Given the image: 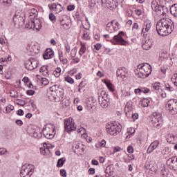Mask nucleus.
<instances>
[{
	"label": "nucleus",
	"mask_w": 177,
	"mask_h": 177,
	"mask_svg": "<svg viewBox=\"0 0 177 177\" xmlns=\"http://www.w3.org/2000/svg\"><path fill=\"white\" fill-rule=\"evenodd\" d=\"M156 31L158 35L161 37H167L169 34L172 32V28L171 27V22L169 19H162L156 24Z\"/></svg>",
	"instance_id": "f257e3e1"
},
{
	"label": "nucleus",
	"mask_w": 177,
	"mask_h": 177,
	"mask_svg": "<svg viewBox=\"0 0 177 177\" xmlns=\"http://www.w3.org/2000/svg\"><path fill=\"white\" fill-rule=\"evenodd\" d=\"M35 167L32 164H26L21 167L20 176L21 177H30L34 174Z\"/></svg>",
	"instance_id": "f03ea898"
},
{
	"label": "nucleus",
	"mask_w": 177,
	"mask_h": 177,
	"mask_svg": "<svg viewBox=\"0 0 177 177\" xmlns=\"http://www.w3.org/2000/svg\"><path fill=\"white\" fill-rule=\"evenodd\" d=\"M106 131L109 135L111 136H117L120 132H121V127L114 123H107L106 124Z\"/></svg>",
	"instance_id": "7ed1b4c3"
},
{
	"label": "nucleus",
	"mask_w": 177,
	"mask_h": 177,
	"mask_svg": "<svg viewBox=\"0 0 177 177\" xmlns=\"http://www.w3.org/2000/svg\"><path fill=\"white\" fill-rule=\"evenodd\" d=\"M151 121L153 127L160 129L162 127V118L160 113H153L151 116Z\"/></svg>",
	"instance_id": "20e7f679"
},
{
	"label": "nucleus",
	"mask_w": 177,
	"mask_h": 177,
	"mask_svg": "<svg viewBox=\"0 0 177 177\" xmlns=\"http://www.w3.org/2000/svg\"><path fill=\"white\" fill-rule=\"evenodd\" d=\"M64 127L66 132H71L77 129V124H75V122L72 118L64 120Z\"/></svg>",
	"instance_id": "39448f33"
},
{
	"label": "nucleus",
	"mask_w": 177,
	"mask_h": 177,
	"mask_svg": "<svg viewBox=\"0 0 177 177\" xmlns=\"http://www.w3.org/2000/svg\"><path fill=\"white\" fill-rule=\"evenodd\" d=\"M50 91L55 92L59 100H63V97H64V89L60 87V86L57 84L53 85L50 88Z\"/></svg>",
	"instance_id": "423d86ee"
},
{
	"label": "nucleus",
	"mask_w": 177,
	"mask_h": 177,
	"mask_svg": "<svg viewBox=\"0 0 177 177\" xmlns=\"http://www.w3.org/2000/svg\"><path fill=\"white\" fill-rule=\"evenodd\" d=\"M152 26L153 24H151V21L149 20H147L143 23L141 34L145 38H147V35L150 34Z\"/></svg>",
	"instance_id": "0eeeda50"
},
{
	"label": "nucleus",
	"mask_w": 177,
	"mask_h": 177,
	"mask_svg": "<svg viewBox=\"0 0 177 177\" xmlns=\"http://www.w3.org/2000/svg\"><path fill=\"white\" fill-rule=\"evenodd\" d=\"M122 37H124V32H120L118 33V35H115L113 39V43L114 45L127 46L128 41H125Z\"/></svg>",
	"instance_id": "6e6552de"
},
{
	"label": "nucleus",
	"mask_w": 177,
	"mask_h": 177,
	"mask_svg": "<svg viewBox=\"0 0 177 177\" xmlns=\"http://www.w3.org/2000/svg\"><path fill=\"white\" fill-rule=\"evenodd\" d=\"M167 107L170 114H177V100H169L167 102Z\"/></svg>",
	"instance_id": "1a4fd4ad"
},
{
	"label": "nucleus",
	"mask_w": 177,
	"mask_h": 177,
	"mask_svg": "<svg viewBox=\"0 0 177 177\" xmlns=\"http://www.w3.org/2000/svg\"><path fill=\"white\" fill-rule=\"evenodd\" d=\"M39 62L35 59H31L29 60L26 61L25 62V67L26 70H35L38 67Z\"/></svg>",
	"instance_id": "9d476101"
},
{
	"label": "nucleus",
	"mask_w": 177,
	"mask_h": 177,
	"mask_svg": "<svg viewBox=\"0 0 177 177\" xmlns=\"http://www.w3.org/2000/svg\"><path fill=\"white\" fill-rule=\"evenodd\" d=\"M53 131H55L53 128H50L48 126L44 127L43 135L46 138V139H53V137L55 136Z\"/></svg>",
	"instance_id": "9b49d317"
},
{
	"label": "nucleus",
	"mask_w": 177,
	"mask_h": 177,
	"mask_svg": "<svg viewBox=\"0 0 177 177\" xmlns=\"http://www.w3.org/2000/svg\"><path fill=\"white\" fill-rule=\"evenodd\" d=\"M167 165L170 169L177 171V156L169 158L167 160Z\"/></svg>",
	"instance_id": "f8f14e48"
},
{
	"label": "nucleus",
	"mask_w": 177,
	"mask_h": 177,
	"mask_svg": "<svg viewBox=\"0 0 177 177\" xmlns=\"http://www.w3.org/2000/svg\"><path fill=\"white\" fill-rule=\"evenodd\" d=\"M151 9L156 12L157 15H164V10H162V7L160 6V5H158L157 1H153L151 3Z\"/></svg>",
	"instance_id": "ddd939ff"
},
{
	"label": "nucleus",
	"mask_w": 177,
	"mask_h": 177,
	"mask_svg": "<svg viewBox=\"0 0 177 177\" xmlns=\"http://www.w3.org/2000/svg\"><path fill=\"white\" fill-rule=\"evenodd\" d=\"M138 70H142V71L148 74V75L151 74V66H150L149 64H140L138 65Z\"/></svg>",
	"instance_id": "4468645a"
},
{
	"label": "nucleus",
	"mask_w": 177,
	"mask_h": 177,
	"mask_svg": "<svg viewBox=\"0 0 177 177\" xmlns=\"http://www.w3.org/2000/svg\"><path fill=\"white\" fill-rule=\"evenodd\" d=\"M153 39L149 37L142 43V49H144V50H149L151 46H153Z\"/></svg>",
	"instance_id": "2eb2a0df"
},
{
	"label": "nucleus",
	"mask_w": 177,
	"mask_h": 177,
	"mask_svg": "<svg viewBox=\"0 0 177 177\" xmlns=\"http://www.w3.org/2000/svg\"><path fill=\"white\" fill-rule=\"evenodd\" d=\"M13 21L15 26L20 27L24 24V18L19 15H16L13 17Z\"/></svg>",
	"instance_id": "dca6fc26"
},
{
	"label": "nucleus",
	"mask_w": 177,
	"mask_h": 177,
	"mask_svg": "<svg viewBox=\"0 0 177 177\" xmlns=\"http://www.w3.org/2000/svg\"><path fill=\"white\" fill-rule=\"evenodd\" d=\"M48 8L50 10H54L56 12V13H60V12L63 10V7H62V5L59 3L56 4V3H53V5L49 4Z\"/></svg>",
	"instance_id": "f3484780"
},
{
	"label": "nucleus",
	"mask_w": 177,
	"mask_h": 177,
	"mask_svg": "<svg viewBox=\"0 0 177 177\" xmlns=\"http://www.w3.org/2000/svg\"><path fill=\"white\" fill-rule=\"evenodd\" d=\"M116 75L117 77H120V75L122 78V77L125 78L128 75V70H127L125 67H120L117 70Z\"/></svg>",
	"instance_id": "a211bd4d"
},
{
	"label": "nucleus",
	"mask_w": 177,
	"mask_h": 177,
	"mask_svg": "<svg viewBox=\"0 0 177 177\" xmlns=\"http://www.w3.org/2000/svg\"><path fill=\"white\" fill-rule=\"evenodd\" d=\"M158 145H160V142H158V140L153 141L148 147L147 153H148V154H150V153L154 151V150H156V148L158 147Z\"/></svg>",
	"instance_id": "6ab92c4d"
},
{
	"label": "nucleus",
	"mask_w": 177,
	"mask_h": 177,
	"mask_svg": "<svg viewBox=\"0 0 177 177\" xmlns=\"http://www.w3.org/2000/svg\"><path fill=\"white\" fill-rule=\"evenodd\" d=\"M54 55L53 50L50 48H48L44 54L43 57L45 60H48V59H52Z\"/></svg>",
	"instance_id": "aec40b11"
},
{
	"label": "nucleus",
	"mask_w": 177,
	"mask_h": 177,
	"mask_svg": "<svg viewBox=\"0 0 177 177\" xmlns=\"http://www.w3.org/2000/svg\"><path fill=\"white\" fill-rule=\"evenodd\" d=\"M115 21H112L111 22H109L107 24L106 30L108 31V32H114L115 31H117V27H115L113 24H114Z\"/></svg>",
	"instance_id": "412c9836"
},
{
	"label": "nucleus",
	"mask_w": 177,
	"mask_h": 177,
	"mask_svg": "<svg viewBox=\"0 0 177 177\" xmlns=\"http://www.w3.org/2000/svg\"><path fill=\"white\" fill-rule=\"evenodd\" d=\"M31 25L33 26V30H36L37 31H39L42 28V25L39 19H34V23L32 22Z\"/></svg>",
	"instance_id": "4be33fe9"
},
{
	"label": "nucleus",
	"mask_w": 177,
	"mask_h": 177,
	"mask_svg": "<svg viewBox=\"0 0 177 177\" xmlns=\"http://www.w3.org/2000/svg\"><path fill=\"white\" fill-rule=\"evenodd\" d=\"M39 73H41V75L46 77L49 75V71H48V66H42L39 69Z\"/></svg>",
	"instance_id": "5701e85b"
},
{
	"label": "nucleus",
	"mask_w": 177,
	"mask_h": 177,
	"mask_svg": "<svg viewBox=\"0 0 177 177\" xmlns=\"http://www.w3.org/2000/svg\"><path fill=\"white\" fill-rule=\"evenodd\" d=\"M29 16L31 19H35L38 16V10L35 8H32L28 10Z\"/></svg>",
	"instance_id": "b1692460"
},
{
	"label": "nucleus",
	"mask_w": 177,
	"mask_h": 177,
	"mask_svg": "<svg viewBox=\"0 0 177 177\" xmlns=\"http://www.w3.org/2000/svg\"><path fill=\"white\" fill-rule=\"evenodd\" d=\"M170 13L174 17H177V4H174L170 7Z\"/></svg>",
	"instance_id": "393cba45"
},
{
	"label": "nucleus",
	"mask_w": 177,
	"mask_h": 177,
	"mask_svg": "<svg viewBox=\"0 0 177 177\" xmlns=\"http://www.w3.org/2000/svg\"><path fill=\"white\" fill-rule=\"evenodd\" d=\"M133 110V108L132 107V104H131V102H127L124 107L126 115H128V113H131V111H132Z\"/></svg>",
	"instance_id": "a878e982"
},
{
	"label": "nucleus",
	"mask_w": 177,
	"mask_h": 177,
	"mask_svg": "<svg viewBox=\"0 0 177 177\" xmlns=\"http://www.w3.org/2000/svg\"><path fill=\"white\" fill-rule=\"evenodd\" d=\"M138 77V78H147V77H149V74L145 72L143 70L140 69Z\"/></svg>",
	"instance_id": "bb28decb"
},
{
	"label": "nucleus",
	"mask_w": 177,
	"mask_h": 177,
	"mask_svg": "<svg viewBox=\"0 0 177 177\" xmlns=\"http://www.w3.org/2000/svg\"><path fill=\"white\" fill-rule=\"evenodd\" d=\"M106 177L113 176V171H111V167L110 166L106 167L105 170Z\"/></svg>",
	"instance_id": "cd10ccee"
},
{
	"label": "nucleus",
	"mask_w": 177,
	"mask_h": 177,
	"mask_svg": "<svg viewBox=\"0 0 177 177\" xmlns=\"http://www.w3.org/2000/svg\"><path fill=\"white\" fill-rule=\"evenodd\" d=\"M104 83L111 92H114V86L110 82L104 81Z\"/></svg>",
	"instance_id": "c85d7f7f"
},
{
	"label": "nucleus",
	"mask_w": 177,
	"mask_h": 177,
	"mask_svg": "<svg viewBox=\"0 0 177 177\" xmlns=\"http://www.w3.org/2000/svg\"><path fill=\"white\" fill-rule=\"evenodd\" d=\"M53 75L56 77V78H59V76L61 75L62 74V68H57L54 71H53Z\"/></svg>",
	"instance_id": "c756f323"
},
{
	"label": "nucleus",
	"mask_w": 177,
	"mask_h": 177,
	"mask_svg": "<svg viewBox=\"0 0 177 177\" xmlns=\"http://www.w3.org/2000/svg\"><path fill=\"white\" fill-rule=\"evenodd\" d=\"M86 51V47H85V44L82 43L81 44V48H80V50L79 51V55L80 56H82V55H84Z\"/></svg>",
	"instance_id": "7c9ffc66"
},
{
	"label": "nucleus",
	"mask_w": 177,
	"mask_h": 177,
	"mask_svg": "<svg viewBox=\"0 0 177 177\" xmlns=\"http://www.w3.org/2000/svg\"><path fill=\"white\" fill-rule=\"evenodd\" d=\"M100 104L102 109H106V107H109V101L104 100L102 101H100Z\"/></svg>",
	"instance_id": "2f4dec72"
},
{
	"label": "nucleus",
	"mask_w": 177,
	"mask_h": 177,
	"mask_svg": "<svg viewBox=\"0 0 177 177\" xmlns=\"http://www.w3.org/2000/svg\"><path fill=\"white\" fill-rule=\"evenodd\" d=\"M82 39L85 40H89L91 39V37H89V33H88V31L84 30L83 31V35L82 36Z\"/></svg>",
	"instance_id": "473e14b6"
},
{
	"label": "nucleus",
	"mask_w": 177,
	"mask_h": 177,
	"mask_svg": "<svg viewBox=\"0 0 177 177\" xmlns=\"http://www.w3.org/2000/svg\"><path fill=\"white\" fill-rule=\"evenodd\" d=\"M66 162V158H62L58 160L57 167H63L64 162Z\"/></svg>",
	"instance_id": "72a5a7b5"
},
{
	"label": "nucleus",
	"mask_w": 177,
	"mask_h": 177,
	"mask_svg": "<svg viewBox=\"0 0 177 177\" xmlns=\"http://www.w3.org/2000/svg\"><path fill=\"white\" fill-rule=\"evenodd\" d=\"M0 3H3V5L8 6V5L12 4V0H0Z\"/></svg>",
	"instance_id": "f704fd0d"
},
{
	"label": "nucleus",
	"mask_w": 177,
	"mask_h": 177,
	"mask_svg": "<svg viewBox=\"0 0 177 177\" xmlns=\"http://www.w3.org/2000/svg\"><path fill=\"white\" fill-rule=\"evenodd\" d=\"M13 110H15V106L12 105H8L6 108V113H10V111H13Z\"/></svg>",
	"instance_id": "c9c22d12"
},
{
	"label": "nucleus",
	"mask_w": 177,
	"mask_h": 177,
	"mask_svg": "<svg viewBox=\"0 0 177 177\" xmlns=\"http://www.w3.org/2000/svg\"><path fill=\"white\" fill-rule=\"evenodd\" d=\"M6 103V98H1L0 100V113L1 111H2V106H3V104H5Z\"/></svg>",
	"instance_id": "e433bc0d"
},
{
	"label": "nucleus",
	"mask_w": 177,
	"mask_h": 177,
	"mask_svg": "<svg viewBox=\"0 0 177 177\" xmlns=\"http://www.w3.org/2000/svg\"><path fill=\"white\" fill-rule=\"evenodd\" d=\"M171 81H172V82H174L175 86H177V73L174 74L171 77Z\"/></svg>",
	"instance_id": "4c0bfd02"
},
{
	"label": "nucleus",
	"mask_w": 177,
	"mask_h": 177,
	"mask_svg": "<svg viewBox=\"0 0 177 177\" xmlns=\"http://www.w3.org/2000/svg\"><path fill=\"white\" fill-rule=\"evenodd\" d=\"M152 88L154 91H160V83L157 82L153 84Z\"/></svg>",
	"instance_id": "58836bf2"
},
{
	"label": "nucleus",
	"mask_w": 177,
	"mask_h": 177,
	"mask_svg": "<svg viewBox=\"0 0 177 177\" xmlns=\"http://www.w3.org/2000/svg\"><path fill=\"white\" fill-rule=\"evenodd\" d=\"M32 23H34V19L33 20H31L30 21H29L28 23V24L26 25V28H29L30 30L32 29L34 30V26H32L31 24Z\"/></svg>",
	"instance_id": "ea45409f"
},
{
	"label": "nucleus",
	"mask_w": 177,
	"mask_h": 177,
	"mask_svg": "<svg viewBox=\"0 0 177 177\" xmlns=\"http://www.w3.org/2000/svg\"><path fill=\"white\" fill-rule=\"evenodd\" d=\"M162 177H167L168 176V171L165 169H162L160 172Z\"/></svg>",
	"instance_id": "a19ab883"
},
{
	"label": "nucleus",
	"mask_w": 177,
	"mask_h": 177,
	"mask_svg": "<svg viewBox=\"0 0 177 177\" xmlns=\"http://www.w3.org/2000/svg\"><path fill=\"white\" fill-rule=\"evenodd\" d=\"M41 84H43L44 86L48 85L49 84V80L46 78H42L41 80Z\"/></svg>",
	"instance_id": "79ce46f5"
},
{
	"label": "nucleus",
	"mask_w": 177,
	"mask_h": 177,
	"mask_svg": "<svg viewBox=\"0 0 177 177\" xmlns=\"http://www.w3.org/2000/svg\"><path fill=\"white\" fill-rule=\"evenodd\" d=\"M8 153V150L5 148H0V156H5Z\"/></svg>",
	"instance_id": "37998d69"
},
{
	"label": "nucleus",
	"mask_w": 177,
	"mask_h": 177,
	"mask_svg": "<svg viewBox=\"0 0 177 177\" xmlns=\"http://www.w3.org/2000/svg\"><path fill=\"white\" fill-rule=\"evenodd\" d=\"M65 81L68 82V84H74V80L70 77H65Z\"/></svg>",
	"instance_id": "c03bdc74"
},
{
	"label": "nucleus",
	"mask_w": 177,
	"mask_h": 177,
	"mask_svg": "<svg viewBox=\"0 0 177 177\" xmlns=\"http://www.w3.org/2000/svg\"><path fill=\"white\" fill-rule=\"evenodd\" d=\"M174 139H175V137H174V136H171V135L168 136L167 142L169 143H173Z\"/></svg>",
	"instance_id": "a18cd8bd"
},
{
	"label": "nucleus",
	"mask_w": 177,
	"mask_h": 177,
	"mask_svg": "<svg viewBox=\"0 0 177 177\" xmlns=\"http://www.w3.org/2000/svg\"><path fill=\"white\" fill-rule=\"evenodd\" d=\"M75 55H77V48L72 49L71 52V57H75Z\"/></svg>",
	"instance_id": "49530a36"
},
{
	"label": "nucleus",
	"mask_w": 177,
	"mask_h": 177,
	"mask_svg": "<svg viewBox=\"0 0 177 177\" xmlns=\"http://www.w3.org/2000/svg\"><path fill=\"white\" fill-rule=\"evenodd\" d=\"M150 92V89L144 87V88H141V93H149Z\"/></svg>",
	"instance_id": "de8ad7c7"
},
{
	"label": "nucleus",
	"mask_w": 177,
	"mask_h": 177,
	"mask_svg": "<svg viewBox=\"0 0 177 177\" xmlns=\"http://www.w3.org/2000/svg\"><path fill=\"white\" fill-rule=\"evenodd\" d=\"M10 96H11V97H17V96H19V95L17 94V92L12 91L10 92Z\"/></svg>",
	"instance_id": "09e8293b"
},
{
	"label": "nucleus",
	"mask_w": 177,
	"mask_h": 177,
	"mask_svg": "<svg viewBox=\"0 0 177 177\" xmlns=\"http://www.w3.org/2000/svg\"><path fill=\"white\" fill-rule=\"evenodd\" d=\"M60 175H61V176L66 177L67 176V172H66L65 169H61L60 170Z\"/></svg>",
	"instance_id": "8fccbe9b"
},
{
	"label": "nucleus",
	"mask_w": 177,
	"mask_h": 177,
	"mask_svg": "<svg viewBox=\"0 0 177 177\" xmlns=\"http://www.w3.org/2000/svg\"><path fill=\"white\" fill-rule=\"evenodd\" d=\"M94 48L95 49H96V50H100V49H102V44L97 43L95 45H94Z\"/></svg>",
	"instance_id": "3c124183"
},
{
	"label": "nucleus",
	"mask_w": 177,
	"mask_h": 177,
	"mask_svg": "<svg viewBox=\"0 0 177 177\" xmlns=\"http://www.w3.org/2000/svg\"><path fill=\"white\" fill-rule=\"evenodd\" d=\"M49 19L51 20V21H56V17L53 14L49 15Z\"/></svg>",
	"instance_id": "603ef678"
},
{
	"label": "nucleus",
	"mask_w": 177,
	"mask_h": 177,
	"mask_svg": "<svg viewBox=\"0 0 177 177\" xmlns=\"http://www.w3.org/2000/svg\"><path fill=\"white\" fill-rule=\"evenodd\" d=\"M17 104H19V106H26V101H24L22 100H19Z\"/></svg>",
	"instance_id": "864d4df0"
},
{
	"label": "nucleus",
	"mask_w": 177,
	"mask_h": 177,
	"mask_svg": "<svg viewBox=\"0 0 177 177\" xmlns=\"http://www.w3.org/2000/svg\"><path fill=\"white\" fill-rule=\"evenodd\" d=\"M149 103H150V102L148 100L144 101V102H142V107H149Z\"/></svg>",
	"instance_id": "5fc2aeb1"
},
{
	"label": "nucleus",
	"mask_w": 177,
	"mask_h": 177,
	"mask_svg": "<svg viewBox=\"0 0 177 177\" xmlns=\"http://www.w3.org/2000/svg\"><path fill=\"white\" fill-rule=\"evenodd\" d=\"M131 115L133 121H135L136 120H138V118H139V115L138 113H132Z\"/></svg>",
	"instance_id": "6e6d98bb"
},
{
	"label": "nucleus",
	"mask_w": 177,
	"mask_h": 177,
	"mask_svg": "<svg viewBox=\"0 0 177 177\" xmlns=\"http://www.w3.org/2000/svg\"><path fill=\"white\" fill-rule=\"evenodd\" d=\"M27 95H29L30 96H32V95H34V93H35V91H34V90H28L26 91Z\"/></svg>",
	"instance_id": "4d7b16f0"
},
{
	"label": "nucleus",
	"mask_w": 177,
	"mask_h": 177,
	"mask_svg": "<svg viewBox=\"0 0 177 177\" xmlns=\"http://www.w3.org/2000/svg\"><path fill=\"white\" fill-rule=\"evenodd\" d=\"M59 60L62 62L64 64H67V59H63V57H62V55H59Z\"/></svg>",
	"instance_id": "13d9d810"
},
{
	"label": "nucleus",
	"mask_w": 177,
	"mask_h": 177,
	"mask_svg": "<svg viewBox=\"0 0 177 177\" xmlns=\"http://www.w3.org/2000/svg\"><path fill=\"white\" fill-rule=\"evenodd\" d=\"M134 92L136 95H138V93H139L140 95H142V88H136L134 90Z\"/></svg>",
	"instance_id": "bf43d9fd"
},
{
	"label": "nucleus",
	"mask_w": 177,
	"mask_h": 177,
	"mask_svg": "<svg viewBox=\"0 0 177 177\" xmlns=\"http://www.w3.org/2000/svg\"><path fill=\"white\" fill-rule=\"evenodd\" d=\"M100 146L101 147H106V140H102L100 142Z\"/></svg>",
	"instance_id": "052dcab7"
},
{
	"label": "nucleus",
	"mask_w": 177,
	"mask_h": 177,
	"mask_svg": "<svg viewBox=\"0 0 177 177\" xmlns=\"http://www.w3.org/2000/svg\"><path fill=\"white\" fill-rule=\"evenodd\" d=\"M135 13L137 15V16H140V15H142V10L136 9L135 10Z\"/></svg>",
	"instance_id": "680f3d73"
},
{
	"label": "nucleus",
	"mask_w": 177,
	"mask_h": 177,
	"mask_svg": "<svg viewBox=\"0 0 177 177\" xmlns=\"http://www.w3.org/2000/svg\"><path fill=\"white\" fill-rule=\"evenodd\" d=\"M17 114L18 115H24V111L21 109H19L17 111Z\"/></svg>",
	"instance_id": "e2e57ef3"
},
{
	"label": "nucleus",
	"mask_w": 177,
	"mask_h": 177,
	"mask_svg": "<svg viewBox=\"0 0 177 177\" xmlns=\"http://www.w3.org/2000/svg\"><path fill=\"white\" fill-rule=\"evenodd\" d=\"M133 30H139V24H138V23L133 24Z\"/></svg>",
	"instance_id": "0e129e2a"
},
{
	"label": "nucleus",
	"mask_w": 177,
	"mask_h": 177,
	"mask_svg": "<svg viewBox=\"0 0 177 177\" xmlns=\"http://www.w3.org/2000/svg\"><path fill=\"white\" fill-rule=\"evenodd\" d=\"M127 151L128 153H133V147H132V146H129L127 147Z\"/></svg>",
	"instance_id": "69168bd1"
},
{
	"label": "nucleus",
	"mask_w": 177,
	"mask_h": 177,
	"mask_svg": "<svg viewBox=\"0 0 177 177\" xmlns=\"http://www.w3.org/2000/svg\"><path fill=\"white\" fill-rule=\"evenodd\" d=\"M15 122L17 125H19V127H21V125H23V121H21V120H17Z\"/></svg>",
	"instance_id": "338daca9"
},
{
	"label": "nucleus",
	"mask_w": 177,
	"mask_h": 177,
	"mask_svg": "<svg viewBox=\"0 0 177 177\" xmlns=\"http://www.w3.org/2000/svg\"><path fill=\"white\" fill-rule=\"evenodd\" d=\"M88 173L90 174V175L95 174V169L94 168H90L88 169Z\"/></svg>",
	"instance_id": "774afa93"
}]
</instances>
